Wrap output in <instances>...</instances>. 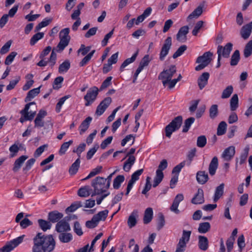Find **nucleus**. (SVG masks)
Returning <instances> with one entry per match:
<instances>
[{
	"label": "nucleus",
	"mask_w": 252,
	"mask_h": 252,
	"mask_svg": "<svg viewBox=\"0 0 252 252\" xmlns=\"http://www.w3.org/2000/svg\"><path fill=\"white\" fill-rule=\"evenodd\" d=\"M32 252H51L55 247L56 242L52 235L37 233L33 239Z\"/></svg>",
	"instance_id": "1"
},
{
	"label": "nucleus",
	"mask_w": 252,
	"mask_h": 252,
	"mask_svg": "<svg viewBox=\"0 0 252 252\" xmlns=\"http://www.w3.org/2000/svg\"><path fill=\"white\" fill-rule=\"evenodd\" d=\"M91 185L94 188V192L91 194L92 197L95 195L102 194L105 192L109 188L107 187L105 178L100 176H97L93 179L92 181Z\"/></svg>",
	"instance_id": "2"
},
{
	"label": "nucleus",
	"mask_w": 252,
	"mask_h": 252,
	"mask_svg": "<svg viewBox=\"0 0 252 252\" xmlns=\"http://www.w3.org/2000/svg\"><path fill=\"white\" fill-rule=\"evenodd\" d=\"M176 72V67L175 65H171L169 68L164 69L158 76V79L161 81L164 87H167L169 89L170 82L172 77Z\"/></svg>",
	"instance_id": "3"
},
{
	"label": "nucleus",
	"mask_w": 252,
	"mask_h": 252,
	"mask_svg": "<svg viewBox=\"0 0 252 252\" xmlns=\"http://www.w3.org/2000/svg\"><path fill=\"white\" fill-rule=\"evenodd\" d=\"M182 122V116H178L175 117L165 128L166 136L170 137L173 132L180 128Z\"/></svg>",
	"instance_id": "4"
},
{
	"label": "nucleus",
	"mask_w": 252,
	"mask_h": 252,
	"mask_svg": "<svg viewBox=\"0 0 252 252\" xmlns=\"http://www.w3.org/2000/svg\"><path fill=\"white\" fill-rule=\"evenodd\" d=\"M167 164L168 163L166 159H164L160 161L158 166V168L156 171V176L154 179L153 184V187L154 188L157 187L162 181L164 177V174L162 171L167 168Z\"/></svg>",
	"instance_id": "5"
},
{
	"label": "nucleus",
	"mask_w": 252,
	"mask_h": 252,
	"mask_svg": "<svg viewBox=\"0 0 252 252\" xmlns=\"http://www.w3.org/2000/svg\"><path fill=\"white\" fill-rule=\"evenodd\" d=\"M212 56L213 53L208 51L205 52L203 55L199 56L196 59V63L200 64L195 67V70L199 71L206 67L211 63Z\"/></svg>",
	"instance_id": "6"
},
{
	"label": "nucleus",
	"mask_w": 252,
	"mask_h": 252,
	"mask_svg": "<svg viewBox=\"0 0 252 252\" xmlns=\"http://www.w3.org/2000/svg\"><path fill=\"white\" fill-rule=\"evenodd\" d=\"M24 236L25 235H23L7 242L5 245L0 249V252H10L22 242Z\"/></svg>",
	"instance_id": "7"
},
{
	"label": "nucleus",
	"mask_w": 252,
	"mask_h": 252,
	"mask_svg": "<svg viewBox=\"0 0 252 252\" xmlns=\"http://www.w3.org/2000/svg\"><path fill=\"white\" fill-rule=\"evenodd\" d=\"M98 93V89L96 87L90 88L84 96V99L86 101L85 106L90 105L95 100Z\"/></svg>",
	"instance_id": "8"
},
{
	"label": "nucleus",
	"mask_w": 252,
	"mask_h": 252,
	"mask_svg": "<svg viewBox=\"0 0 252 252\" xmlns=\"http://www.w3.org/2000/svg\"><path fill=\"white\" fill-rule=\"evenodd\" d=\"M233 44L230 43H227L224 46L219 45L217 47V54L219 57H222L225 58H228L229 57L231 51L232 50Z\"/></svg>",
	"instance_id": "9"
},
{
	"label": "nucleus",
	"mask_w": 252,
	"mask_h": 252,
	"mask_svg": "<svg viewBox=\"0 0 252 252\" xmlns=\"http://www.w3.org/2000/svg\"><path fill=\"white\" fill-rule=\"evenodd\" d=\"M172 45V38L168 36L165 40L164 43L161 47L159 54V59L160 61L164 60L165 57L168 54V52Z\"/></svg>",
	"instance_id": "10"
},
{
	"label": "nucleus",
	"mask_w": 252,
	"mask_h": 252,
	"mask_svg": "<svg viewBox=\"0 0 252 252\" xmlns=\"http://www.w3.org/2000/svg\"><path fill=\"white\" fill-rule=\"evenodd\" d=\"M111 102L112 99L110 97H107L104 98L97 106L95 114L98 116L101 115L109 106Z\"/></svg>",
	"instance_id": "11"
},
{
	"label": "nucleus",
	"mask_w": 252,
	"mask_h": 252,
	"mask_svg": "<svg viewBox=\"0 0 252 252\" xmlns=\"http://www.w3.org/2000/svg\"><path fill=\"white\" fill-rule=\"evenodd\" d=\"M70 229L69 224L64 218L58 222L56 225L55 230L60 233L69 231Z\"/></svg>",
	"instance_id": "12"
},
{
	"label": "nucleus",
	"mask_w": 252,
	"mask_h": 252,
	"mask_svg": "<svg viewBox=\"0 0 252 252\" xmlns=\"http://www.w3.org/2000/svg\"><path fill=\"white\" fill-rule=\"evenodd\" d=\"M252 32V22L243 26L240 31L241 37L244 40L249 38Z\"/></svg>",
	"instance_id": "13"
},
{
	"label": "nucleus",
	"mask_w": 252,
	"mask_h": 252,
	"mask_svg": "<svg viewBox=\"0 0 252 252\" xmlns=\"http://www.w3.org/2000/svg\"><path fill=\"white\" fill-rule=\"evenodd\" d=\"M189 27L188 26H185L181 27L176 35V39L178 41L181 42H185L186 41L187 34L189 32Z\"/></svg>",
	"instance_id": "14"
},
{
	"label": "nucleus",
	"mask_w": 252,
	"mask_h": 252,
	"mask_svg": "<svg viewBox=\"0 0 252 252\" xmlns=\"http://www.w3.org/2000/svg\"><path fill=\"white\" fill-rule=\"evenodd\" d=\"M235 154V147L231 146L226 148L223 152L221 157L225 161H228L231 160Z\"/></svg>",
	"instance_id": "15"
},
{
	"label": "nucleus",
	"mask_w": 252,
	"mask_h": 252,
	"mask_svg": "<svg viewBox=\"0 0 252 252\" xmlns=\"http://www.w3.org/2000/svg\"><path fill=\"white\" fill-rule=\"evenodd\" d=\"M209 77V73L205 72L198 77L197 84L200 90H202L207 85Z\"/></svg>",
	"instance_id": "16"
},
{
	"label": "nucleus",
	"mask_w": 252,
	"mask_h": 252,
	"mask_svg": "<svg viewBox=\"0 0 252 252\" xmlns=\"http://www.w3.org/2000/svg\"><path fill=\"white\" fill-rule=\"evenodd\" d=\"M204 191L202 189H198L197 193L192 198L191 202L193 204H201L204 202Z\"/></svg>",
	"instance_id": "17"
},
{
	"label": "nucleus",
	"mask_w": 252,
	"mask_h": 252,
	"mask_svg": "<svg viewBox=\"0 0 252 252\" xmlns=\"http://www.w3.org/2000/svg\"><path fill=\"white\" fill-rule=\"evenodd\" d=\"M63 216V214L58 211H53L48 213V220L52 223L58 222Z\"/></svg>",
	"instance_id": "18"
},
{
	"label": "nucleus",
	"mask_w": 252,
	"mask_h": 252,
	"mask_svg": "<svg viewBox=\"0 0 252 252\" xmlns=\"http://www.w3.org/2000/svg\"><path fill=\"white\" fill-rule=\"evenodd\" d=\"M196 178L199 184L204 185L208 181L209 176L205 171H199L196 173Z\"/></svg>",
	"instance_id": "19"
},
{
	"label": "nucleus",
	"mask_w": 252,
	"mask_h": 252,
	"mask_svg": "<svg viewBox=\"0 0 252 252\" xmlns=\"http://www.w3.org/2000/svg\"><path fill=\"white\" fill-rule=\"evenodd\" d=\"M198 247L203 251H206L209 247V241L208 238L204 236L199 235L198 236Z\"/></svg>",
	"instance_id": "20"
},
{
	"label": "nucleus",
	"mask_w": 252,
	"mask_h": 252,
	"mask_svg": "<svg viewBox=\"0 0 252 252\" xmlns=\"http://www.w3.org/2000/svg\"><path fill=\"white\" fill-rule=\"evenodd\" d=\"M224 184L221 183L216 188L213 197L214 202H217L223 195L224 193Z\"/></svg>",
	"instance_id": "21"
},
{
	"label": "nucleus",
	"mask_w": 252,
	"mask_h": 252,
	"mask_svg": "<svg viewBox=\"0 0 252 252\" xmlns=\"http://www.w3.org/2000/svg\"><path fill=\"white\" fill-rule=\"evenodd\" d=\"M28 158L27 156L23 155L18 158L14 162L13 171L16 172L20 169L24 161Z\"/></svg>",
	"instance_id": "22"
},
{
	"label": "nucleus",
	"mask_w": 252,
	"mask_h": 252,
	"mask_svg": "<svg viewBox=\"0 0 252 252\" xmlns=\"http://www.w3.org/2000/svg\"><path fill=\"white\" fill-rule=\"evenodd\" d=\"M218 167V159L214 157L211 160L209 166V172L211 176H214Z\"/></svg>",
	"instance_id": "23"
},
{
	"label": "nucleus",
	"mask_w": 252,
	"mask_h": 252,
	"mask_svg": "<svg viewBox=\"0 0 252 252\" xmlns=\"http://www.w3.org/2000/svg\"><path fill=\"white\" fill-rule=\"evenodd\" d=\"M41 86L38 88L33 89L30 90L27 94L26 97H25V102H28L31 101L35 96L37 95L40 93V89Z\"/></svg>",
	"instance_id": "24"
},
{
	"label": "nucleus",
	"mask_w": 252,
	"mask_h": 252,
	"mask_svg": "<svg viewBox=\"0 0 252 252\" xmlns=\"http://www.w3.org/2000/svg\"><path fill=\"white\" fill-rule=\"evenodd\" d=\"M135 158L134 156H129L126 160L125 162L123 165V169L126 172H128L132 166L134 164L135 161Z\"/></svg>",
	"instance_id": "25"
},
{
	"label": "nucleus",
	"mask_w": 252,
	"mask_h": 252,
	"mask_svg": "<svg viewBox=\"0 0 252 252\" xmlns=\"http://www.w3.org/2000/svg\"><path fill=\"white\" fill-rule=\"evenodd\" d=\"M92 118L91 117H87L85 120H84L81 124L79 126L80 134H82L85 132L87 129L89 128L91 122L92 121Z\"/></svg>",
	"instance_id": "26"
},
{
	"label": "nucleus",
	"mask_w": 252,
	"mask_h": 252,
	"mask_svg": "<svg viewBox=\"0 0 252 252\" xmlns=\"http://www.w3.org/2000/svg\"><path fill=\"white\" fill-rule=\"evenodd\" d=\"M137 216V211H133L129 216L127 220V225L130 228L134 227L136 224L137 220L136 218Z\"/></svg>",
	"instance_id": "27"
},
{
	"label": "nucleus",
	"mask_w": 252,
	"mask_h": 252,
	"mask_svg": "<svg viewBox=\"0 0 252 252\" xmlns=\"http://www.w3.org/2000/svg\"><path fill=\"white\" fill-rule=\"evenodd\" d=\"M153 215V209L152 208H148L144 213L143 222L144 224L149 223L152 220Z\"/></svg>",
	"instance_id": "28"
},
{
	"label": "nucleus",
	"mask_w": 252,
	"mask_h": 252,
	"mask_svg": "<svg viewBox=\"0 0 252 252\" xmlns=\"http://www.w3.org/2000/svg\"><path fill=\"white\" fill-rule=\"evenodd\" d=\"M91 190L92 189H91L90 186H85L79 189L77 194L80 197H87L91 194Z\"/></svg>",
	"instance_id": "29"
},
{
	"label": "nucleus",
	"mask_w": 252,
	"mask_h": 252,
	"mask_svg": "<svg viewBox=\"0 0 252 252\" xmlns=\"http://www.w3.org/2000/svg\"><path fill=\"white\" fill-rule=\"evenodd\" d=\"M138 51H137L136 53H135L131 58L126 59L121 64L120 70L122 72L124 70V69L130 63L134 62L136 58L138 55Z\"/></svg>",
	"instance_id": "30"
},
{
	"label": "nucleus",
	"mask_w": 252,
	"mask_h": 252,
	"mask_svg": "<svg viewBox=\"0 0 252 252\" xmlns=\"http://www.w3.org/2000/svg\"><path fill=\"white\" fill-rule=\"evenodd\" d=\"M80 164V159H77L74 163L72 164L69 169V173L70 175H74L78 171Z\"/></svg>",
	"instance_id": "31"
},
{
	"label": "nucleus",
	"mask_w": 252,
	"mask_h": 252,
	"mask_svg": "<svg viewBox=\"0 0 252 252\" xmlns=\"http://www.w3.org/2000/svg\"><path fill=\"white\" fill-rule=\"evenodd\" d=\"M239 99L237 94L233 95L232 97L230 100V108L232 111L236 110L238 107Z\"/></svg>",
	"instance_id": "32"
},
{
	"label": "nucleus",
	"mask_w": 252,
	"mask_h": 252,
	"mask_svg": "<svg viewBox=\"0 0 252 252\" xmlns=\"http://www.w3.org/2000/svg\"><path fill=\"white\" fill-rule=\"evenodd\" d=\"M38 222L40 228L44 231L50 229L52 226V224L49 220L47 221L43 219H39Z\"/></svg>",
	"instance_id": "33"
},
{
	"label": "nucleus",
	"mask_w": 252,
	"mask_h": 252,
	"mask_svg": "<svg viewBox=\"0 0 252 252\" xmlns=\"http://www.w3.org/2000/svg\"><path fill=\"white\" fill-rule=\"evenodd\" d=\"M203 5H199L193 12L188 17V19H191L193 18H197L201 15L203 12Z\"/></svg>",
	"instance_id": "34"
},
{
	"label": "nucleus",
	"mask_w": 252,
	"mask_h": 252,
	"mask_svg": "<svg viewBox=\"0 0 252 252\" xmlns=\"http://www.w3.org/2000/svg\"><path fill=\"white\" fill-rule=\"evenodd\" d=\"M60 40L57 46L56 51L58 52H61L68 45L70 40L60 38Z\"/></svg>",
	"instance_id": "35"
},
{
	"label": "nucleus",
	"mask_w": 252,
	"mask_h": 252,
	"mask_svg": "<svg viewBox=\"0 0 252 252\" xmlns=\"http://www.w3.org/2000/svg\"><path fill=\"white\" fill-rule=\"evenodd\" d=\"M125 181V176L124 175H119L117 176L113 181V188L116 189L120 188L121 184Z\"/></svg>",
	"instance_id": "36"
},
{
	"label": "nucleus",
	"mask_w": 252,
	"mask_h": 252,
	"mask_svg": "<svg viewBox=\"0 0 252 252\" xmlns=\"http://www.w3.org/2000/svg\"><path fill=\"white\" fill-rule=\"evenodd\" d=\"M108 214V211L105 210L98 212L97 214L94 215L93 217L95 218L96 221L99 222L100 221H104L106 219Z\"/></svg>",
	"instance_id": "37"
},
{
	"label": "nucleus",
	"mask_w": 252,
	"mask_h": 252,
	"mask_svg": "<svg viewBox=\"0 0 252 252\" xmlns=\"http://www.w3.org/2000/svg\"><path fill=\"white\" fill-rule=\"evenodd\" d=\"M191 233V231L184 230L183 231L182 237L179 239V242L187 245L189 240Z\"/></svg>",
	"instance_id": "38"
},
{
	"label": "nucleus",
	"mask_w": 252,
	"mask_h": 252,
	"mask_svg": "<svg viewBox=\"0 0 252 252\" xmlns=\"http://www.w3.org/2000/svg\"><path fill=\"white\" fill-rule=\"evenodd\" d=\"M240 59V52L238 50H235L231 57L230 65L232 66L236 65Z\"/></svg>",
	"instance_id": "39"
},
{
	"label": "nucleus",
	"mask_w": 252,
	"mask_h": 252,
	"mask_svg": "<svg viewBox=\"0 0 252 252\" xmlns=\"http://www.w3.org/2000/svg\"><path fill=\"white\" fill-rule=\"evenodd\" d=\"M195 119L193 117H189L186 119L184 122V125L182 132L186 133L188 132L191 126V125L194 122Z\"/></svg>",
	"instance_id": "40"
},
{
	"label": "nucleus",
	"mask_w": 252,
	"mask_h": 252,
	"mask_svg": "<svg viewBox=\"0 0 252 252\" xmlns=\"http://www.w3.org/2000/svg\"><path fill=\"white\" fill-rule=\"evenodd\" d=\"M252 54V39L250 40L246 45L244 49V56L246 58L249 57Z\"/></svg>",
	"instance_id": "41"
},
{
	"label": "nucleus",
	"mask_w": 252,
	"mask_h": 252,
	"mask_svg": "<svg viewBox=\"0 0 252 252\" xmlns=\"http://www.w3.org/2000/svg\"><path fill=\"white\" fill-rule=\"evenodd\" d=\"M70 67V63L69 60H65L62 64H61L59 67V72L63 73L66 72L68 71Z\"/></svg>",
	"instance_id": "42"
},
{
	"label": "nucleus",
	"mask_w": 252,
	"mask_h": 252,
	"mask_svg": "<svg viewBox=\"0 0 252 252\" xmlns=\"http://www.w3.org/2000/svg\"><path fill=\"white\" fill-rule=\"evenodd\" d=\"M59 239L62 243H68L72 240V236L70 233L63 232L59 235Z\"/></svg>",
	"instance_id": "43"
},
{
	"label": "nucleus",
	"mask_w": 252,
	"mask_h": 252,
	"mask_svg": "<svg viewBox=\"0 0 252 252\" xmlns=\"http://www.w3.org/2000/svg\"><path fill=\"white\" fill-rule=\"evenodd\" d=\"M210 227L211 226L209 222H202L199 224L198 230L200 233H205L209 230Z\"/></svg>",
	"instance_id": "44"
},
{
	"label": "nucleus",
	"mask_w": 252,
	"mask_h": 252,
	"mask_svg": "<svg viewBox=\"0 0 252 252\" xmlns=\"http://www.w3.org/2000/svg\"><path fill=\"white\" fill-rule=\"evenodd\" d=\"M22 146V144L19 143L18 144H16V143H15L14 144L12 145L9 148V151L10 152V157L13 158L16 156Z\"/></svg>",
	"instance_id": "45"
},
{
	"label": "nucleus",
	"mask_w": 252,
	"mask_h": 252,
	"mask_svg": "<svg viewBox=\"0 0 252 252\" xmlns=\"http://www.w3.org/2000/svg\"><path fill=\"white\" fill-rule=\"evenodd\" d=\"M82 206V203L80 201H76L72 203L70 206L65 209L66 213L73 212L76 210L78 208Z\"/></svg>",
	"instance_id": "46"
},
{
	"label": "nucleus",
	"mask_w": 252,
	"mask_h": 252,
	"mask_svg": "<svg viewBox=\"0 0 252 252\" xmlns=\"http://www.w3.org/2000/svg\"><path fill=\"white\" fill-rule=\"evenodd\" d=\"M233 91V86H228L222 92L221 97L223 99L227 98L230 97Z\"/></svg>",
	"instance_id": "47"
},
{
	"label": "nucleus",
	"mask_w": 252,
	"mask_h": 252,
	"mask_svg": "<svg viewBox=\"0 0 252 252\" xmlns=\"http://www.w3.org/2000/svg\"><path fill=\"white\" fill-rule=\"evenodd\" d=\"M52 21V19L45 18L42 22L39 23L35 28V32L39 31L41 28L47 26Z\"/></svg>",
	"instance_id": "48"
},
{
	"label": "nucleus",
	"mask_w": 252,
	"mask_h": 252,
	"mask_svg": "<svg viewBox=\"0 0 252 252\" xmlns=\"http://www.w3.org/2000/svg\"><path fill=\"white\" fill-rule=\"evenodd\" d=\"M44 35L43 32H37L34 34L30 39L31 45H34L39 40L43 37Z\"/></svg>",
	"instance_id": "49"
},
{
	"label": "nucleus",
	"mask_w": 252,
	"mask_h": 252,
	"mask_svg": "<svg viewBox=\"0 0 252 252\" xmlns=\"http://www.w3.org/2000/svg\"><path fill=\"white\" fill-rule=\"evenodd\" d=\"M72 143L73 141L72 140H69L68 142H64L61 146L60 149L59 151V154L60 155L65 154L69 146Z\"/></svg>",
	"instance_id": "50"
},
{
	"label": "nucleus",
	"mask_w": 252,
	"mask_h": 252,
	"mask_svg": "<svg viewBox=\"0 0 252 252\" xmlns=\"http://www.w3.org/2000/svg\"><path fill=\"white\" fill-rule=\"evenodd\" d=\"M226 126H227V124L225 122H224V121L221 122L219 124L218 127L217 134L218 135H223L226 132Z\"/></svg>",
	"instance_id": "51"
},
{
	"label": "nucleus",
	"mask_w": 252,
	"mask_h": 252,
	"mask_svg": "<svg viewBox=\"0 0 252 252\" xmlns=\"http://www.w3.org/2000/svg\"><path fill=\"white\" fill-rule=\"evenodd\" d=\"M249 150L250 148L248 145L244 149L243 152L241 154L240 157V164L241 165L245 162L249 155Z\"/></svg>",
	"instance_id": "52"
},
{
	"label": "nucleus",
	"mask_w": 252,
	"mask_h": 252,
	"mask_svg": "<svg viewBox=\"0 0 252 252\" xmlns=\"http://www.w3.org/2000/svg\"><path fill=\"white\" fill-rule=\"evenodd\" d=\"M70 30L68 28H64L60 32V38L70 40V36L69 35Z\"/></svg>",
	"instance_id": "53"
},
{
	"label": "nucleus",
	"mask_w": 252,
	"mask_h": 252,
	"mask_svg": "<svg viewBox=\"0 0 252 252\" xmlns=\"http://www.w3.org/2000/svg\"><path fill=\"white\" fill-rule=\"evenodd\" d=\"M102 169V166H97L96 168L93 169V170L91 171L89 174L88 175V176H87L85 178L83 179V180H86L94 176L95 175L101 172Z\"/></svg>",
	"instance_id": "54"
},
{
	"label": "nucleus",
	"mask_w": 252,
	"mask_h": 252,
	"mask_svg": "<svg viewBox=\"0 0 252 252\" xmlns=\"http://www.w3.org/2000/svg\"><path fill=\"white\" fill-rule=\"evenodd\" d=\"M21 79L20 76H16L14 79L10 81L9 84L6 86V90L10 91L13 89L16 84L19 82Z\"/></svg>",
	"instance_id": "55"
},
{
	"label": "nucleus",
	"mask_w": 252,
	"mask_h": 252,
	"mask_svg": "<svg viewBox=\"0 0 252 252\" xmlns=\"http://www.w3.org/2000/svg\"><path fill=\"white\" fill-rule=\"evenodd\" d=\"M56 48H54L52 50L50 55V57L48 60V62L50 63V65L52 67L56 63L57 60V54L56 53Z\"/></svg>",
	"instance_id": "56"
},
{
	"label": "nucleus",
	"mask_w": 252,
	"mask_h": 252,
	"mask_svg": "<svg viewBox=\"0 0 252 252\" xmlns=\"http://www.w3.org/2000/svg\"><path fill=\"white\" fill-rule=\"evenodd\" d=\"M207 143V139L205 135H201L197 137L196 145L199 148H203Z\"/></svg>",
	"instance_id": "57"
},
{
	"label": "nucleus",
	"mask_w": 252,
	"mask_h": 252,
	"mask_svg": "<svg viewBox=\"0 0 252 252\" xmlns=\"http://www.w3.org/2000/svg\"><path fill=\"white\" fill-rule=\"evenodd\" d=\"M218 114V105L214 104L212 105L209 109V116L211 119L215 118Z\"/></svg>",
	"instance_id": "58"
},
{
	"label": "nucleus",
	"mask_w": 252,
	"mask_h": 252,
	"mask_svg": "<svg viewBox=\"0 0 252 252\" xmlns=\"http://www.w3.org/2000/svg\"><path fill=\"white\" fill-rule=\"evenodd\" d=\"M187 49V46L186 45L181 46L172 56L173 59H176L181 56L183 53Z\"/></svg>",
	"instance_id": "59"
},
{
	"label": "nucleus",
	"mask_w": 252,
	"mask_h": 252,
	"mask_svg": "<svg viewBox=\"0 0 252 252\" xmlns=\"http://www.w3.org/2000/svg\"><path fill=\"white\" fill-rule=\"evenodd\" d=\"M70 96L69 95H65L59 99V101L56 104V110L57 112L59 113L61 111V107H62V105H63V104L64 103V101L67 99L69 98Z\"/></svg>",
	"instance_id": "60"
},
{
	"label": "nucleus",
	"mask_w": 252,
	"mask_h": 252,
	"mask_svg": "<svg viewBox=\"0 0 252 252\" xmlns=\"http://www.w3.org/2000/svg\"><path fill=\"white\" fill-rule=\"evenodd\" d=\"M165 224V220L163 215L160 213L158 214V220L157 229L158 230L161 229Z\"/></svg>",
	"instance_id": "61"
},
{
	"label": "nucleus",
	"mask_w": 252,
	"mask_h": 252,
	"mask_svg": "<svg viewBox=\"0 0 252 252\" xmlns=\"http://www.w3.org/2000/svg\"><path fill=\"white\" fill-rule=\"evenodd\" d=\"M17 55V52L14 51L11 52L6 58L4 63L6 65L10 64L13 61L14 58Z\"/></svg>",
	"instance_id": "62"
},
{
	"label": "nucleus",
	"mask_w": 252,
	"mask_h": 252,
	"mask_svg": "<svg viewBox=\"0 0 252 252\" xmlns=\"http://www.w3.org/2000/svg\"><path fill=\"white\" fill-rule=\"evenodd\" d=\"M237 244L239 249V251L241 252L243 249L245 247V238L243 234L239 236L237 239Z\"/></svg>",
	"instance_id": "63"
},
{
	"label": "nucleus",
	"mask_w": 252,
	"mask_h": 252,
	"mask_svg": "<svg viewBox=\"0 0 252 252\" xmlns=\"http://www.w3.org/2000/svg\"><path fill=\"white\" fill-rule=\"evenodd\" d=\"M186 165V161H183L179 164L175 166L172 171V174H176V175H178L179 173L180 172L182 168H183Z\"/></svg>",
	"instance_id": "64"
}]
</instances>
